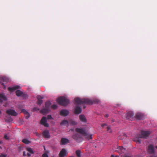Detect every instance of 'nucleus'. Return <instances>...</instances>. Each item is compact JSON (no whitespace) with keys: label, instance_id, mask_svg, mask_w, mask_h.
<instances>
[{"label":"nucleus","instance_id":"1","mask_svg":"<svg viewBox=\"0 0 157 157\" xmlns=\"http://www.w3.org/2000/svg\"><path fill=\"white\" fill-rule=\"evenodd\" d=\"M82 101L81 99H75L74 104L75 105L74 113L75 114L78 115L80 114L82 111L81 105L86 104V105H92L94 103L98 104L100 101L97 99H95L93 101L89 99H83Z\"/></svg>","mask_w":157,"mask_h":157},{"label":"nucleus","instance_id":"2","mask_svg":"<svg viewBox=\"0 0 157 157\" xmlns=\"http://www.w3.org/2000/svg\"><path fill=\"white\" fill-rule=\"evenodd\" d=\"M56 101L61 106H67L70 103L69 99H56Z\"/></svg>","mask_w":157,"mask_h":157},{"label":"nucleus","instance_id":"3","mask_svg":"<svg viewBox=\"0 0 157 157\" xmlns=\"http://www.w3.org/2000/svg\"><path fill=\"white\" fill-rule=\"evenodd\" d=\"M150 134V132L149 131H145L142 130L141 131V133L139 134H137L136 135V138H145L146 139Z\"/></svg>","mask_w":157,"mask_h":157},{"label":"nucleus","instance_id":"4","mask_svg":"<svg viewBox=\"0 0 157 157\" xmlns=\"http://www.w3.org/2000/svg\"><path fill=\"white\" fill-rule=\"evenodd\" d=\"M72 138L78 143L81 142L84 140L82 136L78 133H74L72 136Z\"/></svg>","mask_w":157,"mask_h":157},{"label":"nucleus","instance_id":"5","mask_svg":"<svg viewBox=\"0 0 157 157\" xmlns=\"http://www.w3.org/2000/svg\"><path fill=\"white\" fill-rule=\"evenodd\" d=\"M76 132L83 135L84 136H86L87 135V132L84 128H77L75 129Z\"/></svg>","mask_w":157,"mask_h":157},{"label":"nucleus","instance_id":"6","mask_svg":"<svg viewBox=\"0 0 157 157\" xmlns=\"http://www.w3.org/2000/svg\"><path fill=\"white\" fill-rule=\"evenodd\" d=\"M135 117L137 120H143L145 118L144 114L140 112L137 113L135 115Z\"/></svg>","mask_w":157,"mask_h":157},{"label":"nucleus","instance_id":"7","mask_svg":"<svg viewBox=\"0 0 157 157\" xmlns=\"http://www.w3.org/2000/svg\"><path fill=\"white\" fill-rule=\"evenodd\" d=\"M16 95L18 97L21 96L23 98H26L27 97V95L25 92H23L22 91L17 90L16 91Z\"/></svg>","mask_w":157,"mask_h":157},{"label":"nucleus","instance_id":"8","mask_svg":"<svg viewBox=\"0 0 157 157\" xmlns=\"http://www.w3.org/2000/svg\"><path fill=\"white\" fill-rule=\"evenodd\" d=\"M147 151L150 154L154 155L155 153L154 147L152 145H150L148 146Z\"/></svg>","mask_w":157,"mask_h":157},{"label":"nucleus","instance_id":"9","mask_svg":"<svg viewBox=\"0 0 157 157\" xmlns=\"http://www.w3.org/2000/svg\"><path fill=\"white\" fill-rule=\"evenodd\" d=\"M6 113L9 115H11L14 116H16L18 114L14 110L12 109H9L7 110L6 111Z\"/></svg>","mask_w":157,"mask_h":157},{"label":"nucleus","instance_id":"10","mask_svg":"<svg viewBox=\"0 0 157 157\" xmlns=\"http://www.w3.org/2000/svg\"><path fill=\"white\" fill-rule=\"evenodd\" d=\"M69 113V111L67 109H62L59 112V114L62 116H67Z\"/></svg>","mask_w":157,"mask_h":157},{"label":"nucleus","instance_id":"11","mask_svg":"<svg viewBox=\"0 0 157 157\" xmlns=\"http://www.w3.org/2000/svg\"><path fill=\"white\" fill-rule=\"evenodd\" d=\"M67 152L65 148L62 149L59 154V157H64L67 155Z\"/></svg>","mask_w":157,"mask_h":157},{"label":"nucleus","instance_id":"12","mask_svg":"<svg viewBox=\"0 0 157 157\" xmlns=\"http://www.w3.org/2000/svg\"><path fill=\"white\" fill-rule=\"evenodd\" d=\"M134 115V113L132 111H128L127 112L126 116V119L127 120H129L131 118L133 117Z\"/></svg>","mask_w":157,"mask_h":157},{"label":"nucleus","instance_id":"13","mask_svg":"<svg viewBox=\"0 0 157 157\" xmlns=\"http://www.w3.org/2000/svg\"><path fill=\"white\" fill-rule=\"evenodd\" d=\"M50 111V109L45 108L41 109L40 111V112L43 115H45L49 113Z\"/></svg>","mask_w":157,"mask_h":157},{"label":"nucleus","instance_id":"14","mask_svg":"<svg viewBox=\"0 0 157 157\" xmlns=\"http://www.w3.org/2000/svg\"><path fill=\"white\" fill-rule=\"evenodd\" d=\"M21 87L18 85H16L12 87H9L8 90L10 92H13L16 90L20 89Z\"/></svg>","mask_w":157,"mask_h":157},{"label":"nucleus","instance_id":"15","mask_svg":"<svg viewBox=\"0 0 157 157\" xmlns=\"http://www.w3.org/2000/svg\"><path fill=\"white\" fill-rule=\"evenodd\" d=\"M69 143V140L66 138H63L61 139L60 140V144L65 145Z\"/></svg>","mask_w":157,"mask_h":157},{"label":"nucleus","instance_id":"16","mask_svg":"<svg viewBox=\"0 0 157 157\" xmlns=\"http://www.w3.org/2000/svg\"><path fill=\"white\" fill-rule=\"evenodd\" d=\"M42 135L45 138H49L50 137L49 132L48 130H44L42 133Z\"/></svg>","mask_w":157,"mask_h":157},{"label":"nucleus","instance_id":"17","mask_svg":"<svg viewBox=\"0 0 157 157\" xmlns=\"http://www.w3.org/2000/svg\"><path fill=\"white\" fill-rule=\"evenodd\" d=\"M79 118L81 121L82 122L86 123L87 122L86 117L83 114H81L79 116Z\"/></svg>","mask_w":157,"mask_h":157},{"label":"nucleus","instance_id":"18","mask_svg":"<svg viewBox=\"0 0 157 157\" xmlns=\"http://www.w3.org/2000/svg\"><path fill=\"white\" fill-rule=\"evenodd\" d=\"M85 136V139L88 140H89L90 139L92 140L93 138V135H89L87 133V136Z\"/></svg>","mask_w":157,"mask_h":157},{"label":"nucleus","instance_id":"19","mask_svg":"<svg viewBox=\"0 0 157 157\" xmlns=\"http://www.w3.org/2000/svg\"><path fill=\"white\" fill-rule=\"evenodd\" d=\"M6 118H5V121L6 122L10 123L13 121V119L10 116H6Z\"/></svg>","mask_w":157,"mask_h":157},{"label":"nucleus","instance_id":"20","mask_svg":"<svg viewBox=\"0 0 157 157\" xmlns=\"http://www.w3.org/2000/svg\"><path fill=\"white\" fill-rule=\"evenodd\" d=\"M47 122V118L45 117H43L41 120H40V124H43Z\"/></svg>","mask_w":157,"mask_h":157},{"label":"nucleus","instance_id":"21","mask_svg":"<svg viewBox=\"0 0 157 157\" xmlns=\"http://www.w3.org/2000/svg\"><path fill=\"white\" fill-rule=\"evenodd\" d=\"M0 79L1 80L3 81L4 82H7L9 81V79L6 77H2L0 78Z\"/></svg>","mask_w":157,"mask_h":157},{"label":"nucleus","instance_id":"22","mask_svg":"<svg viewBox=\"0 0 157 157\" xmlns=\"http://www.w3.org/2000/svg\"><path fill=\"white\" fill-rule=\"evenodd\" d=\"M66 124H67L68 125V122L67 120H64L62 122H61L60 123V125H66Z\"/></svg>","mask_w":157,"mask_h":157},{"label":"nucleus","instance_id":"23","mask_svg":"<svg viewBox=\"0 0 157 157\" xmlns=\"http://www.w3.org/2000/svg\"><path fill=\"white\" fill-rule=\"evenodd\" d=\"M51 103L50 101H47L45 103V106L46 108L50 109V106L51 105Z\"/></svg>","mask_w":157,"mask_h":157},{"label":"nucleus","instance_id":"24","mask_svg":"<svg viewBox=\"0 0 157 157\" xmlns=\"http://www.w3.org/2000/svg\"><path fill=\"white\" fill-rule=\"evenodd\" d=\"M81 151L79 150H78L76 151V154L77 157H81Z\"/></svg>","mask_w":157,"mask_h":157},{"label":"nucleus","instance_id":"25","mask_svg":"<svg viewBox=\"0 0 157 157\" xmlns=\"http://www.w3.org/2000/svg\"><path fill=\"white\" fill-rule=\"evenodd\" d=\"M22 142L25 144H28L30 143V141L27 139H23Z\"/></svg>","mask_w":157,"mask_h":157},{"label":"nucleus","instance_id":"26","mask_svg":"<svg viewBox=\"0 0 157 157\" xmlns=\"http://www.w3.org/2000/svg\"><path fill=\"white\" fill-rule=\"evenodd\" d=\"M26 150L27 151L29 152L30 153L32 154H33L34 153V151L33 150V149L30 147H27L26 148Z\"/></svg>","mask_w":157,"mask_h":157},{"label":"nucleus","instance_id":"27","mask_svg":"<svg viewBox=\"0 0 157 157\" xmlns=\"http://www.w3.org/2000/svg\"><path fill=\"white\" fill-rule=\"evenodd\" d=\"M69 123L70 125H75L77 124V123L74 120H71L69 121Z\"/></svg>","mask_w":157,"mask_h":157},{"label":"nucleus","instance_id":"28","mask_svg":"<svg viewBox=\"0 0 157 157\" xmlns=\"http://www.w3.org/2000/svg\"><path fill=\"white\" fill-rule=\"evenodd\" d=\"M117 148L121 150L123 153H124L125 150V148L121 146H119L117 147Z\"/></svg>","mask_w":157,"mask_h":157},{"label":"nucleus","instance_id":"29","mask_svg":"<svg viewBox=\"0 0 157 157\" xmlns=\"http://www.w3.org/2000/svg\"><path fill=\"white\" fill-rule=\"evenodd\" d=\"M38 99V100L37 102V103L39 105H41V104L43 103V100H41L42 99Z\"/></svg>","mask_w":157,"mask_h":157},{"label":"nucleus","instance_id":"30","mask_svg":"<svg viewBox=\"0 0 157 157\" xmlns=\"http://www.w3.org/2000/svg\"><path fill=\"white\" fill-rule=\"evenodd\" d=\"M51 108L53 109H56L58 108V105H57L54 104L51 106Z\"/></svg>","mask_w":157,"mask_h":157},{"label":"nucleus","instance_id":"31","mask_svg":"<svg viewBox=\"0 0 157 157\" xmlns=\"http://www.w3.org/2000/svg\"><path fill=\"white\" fill-rule=\"evenodd\" d=\"M48 151H46L45 153H44L42 155V157H48V156L47 154V153H48Z\"/></svg>","mask_w":157,"mask_h":157},{"label":"nucleus","instance_id":"32","mask_svg":"<svg viewBox=\"0 0 157 157\" xmlns=\"http://www.w3.org/2000/svg\"><path fill=\"white\" fill-rule=\"evenodd\" d=\"M21 112L24 113L25 115L29 113L28 112L24 109H23L21 110Z\"/></svg>","mask_w":157,"mask_h":157},{"label":"nucleus","instance_id":"33","mask_svg":"<svg viewBox=\"0 0 157 157\" xmlns=\"http://www.w3.org/2000/svg\"><path fill=\"white\" fill-rule=\"evenodd\" d=\"M4 138L6 140H9V137L6 134H5L4 135Z\"/></svg>","mask_w":157,"mask_h":157},{"label":"nucleus","instance_id":"34","mask_svg":"<svg viewBox=\"0 0 157 157\" xmlns=\"http://www.w3.org/2000/svg\"><path fill=\"white\" fill-rule=\"evenodd\" d=\"M40 110L39 108H37L36 107H34L32 109V111L33 112H35L36 111H38Z\"/></svg>","mask_w":157,"mask_h":157},{"label":"nucleus","instance_id":"35","mask_svg":"<svg viewBox=\"0 0 157 157\" xmlns=\"http://www.w3.org/2000/svg\"><path fill=\"white\" fill-rule=\"evenodd\" d=\"M0 98H6L3 93H0Z\"/></svg>","mask_w":157,"mask_h":157},{"label":"nucleus","instance_id":"36","mask_svg":"<svg viewBox=\"0 0 157 157\" xmlns=\"http://www.w3.org/2000/svg\"><path fill=\"white\" fill-rule=\"evenodd\" d=\"M42 125H44L45 127H48L49 126V124L48 123H47V122L44 123Z\"/></svg>","mask_w":157,"mask_h":157},{"label":"nucleus","instance_id":"37","mask_svg":"<svg viewBox=\"0 0 157 157\" xmlns=\"http://www.w3.org/2000/svg\"><path fill=\"white\" fill-rule=\"evenodd\" d=\"M25 115V118L27 119H28L30 116V115L29 113Z\"/></svg>","mask_w":157,"mask_h":157},{"label":"nucleus","instance_id":"38","mask_svg":"<svg viewBox=\"0 0 157 157\" xmlns=\"http://www.w3.org/2000/svg\"><path fill=\"white\" fill-rule=\"evenodd\" d=\"M19 122L21 124H23V123L24 122V121L23 120V119H20L19 120Z\"/></svg>","mask_w":157,"mask_h":157},{"label":"nucleus","instance_id":"39","mask_svg":"<svg viewBox=\"0 0 157 157\" xmlns=\"http://www.w3.org/2000/svg\"><path fill=\"white\" fill-rule=\"evenodd\" d=\"M47 119H52L53 118L52 117L51 115H49L47 116Z\"/></svg>","mask_w":157,"mask_h":157},{"label":"nucleus","instance_id":"40","mask_svg":"<svg viewBox=\"0 0 157 157\" xmlns=\"http://www.w3.org/2000/svg\"><path fill=\"white\" fill-rule=\"evenodd\" d=\"M67 96L66 95H64L63 96H60V97L58 98H67Z\"/></svg>","mask_w":157,"mask_h":157},{"label":"nucleus","instance_id":"41","mask_svg":"<svg viewBox=\"0 0 157 157\" xmlns=\"http://www.w3.org/2000/svg\"><path fill=\"white\" fill-rule=\"evenodd\" d=\"M8 99H0V103H2L3 100L7 101Z\"/></svg>","mask_w":157,"mask_h":157},{"label":"nucleus","instance_id":"42","mask_svg":"<svg viewBox=\"0 0 157 157\" xmlns=\"http://www.w3.org/2000/svg\"><path fill=\"white\" fill-rule=\"evenodd\" d=\"M6 155L3 154H2L0 155V157H6Z\"/></svg>","mask_w":157,"mask_h":157},{"label":"nucleus","instance_id":"43","mask_svg":"<svg viewBox=\"0 0 157 157\" xmlns=\"http://www.w3.org/2000/svg\"><path fill=\"white\" fill-rule=\"evenodd\" d=\"M23 148V147L21 146H19L18 147V151L19 152H20L21 149H22V148Z\"/></svg>","mask_w":157,"mask_h":157},{"label":"nucleus","instance_id":"44","mask_svg":"<svg viewBox=\"0 0 157 157\" xmlns=\"http://www.w3.org/2000/svg\"><path fill=\"white\" fill-rule=\"evenodd\" d=\"M136 142H138L139 144L141 143V140H136Z\"/></svg>","mask_w":157,"mask_h":157},{"label":"nucleus","instance_id":"45","mask_svg":"<svg viewBox=\"0 0 157 157\" xmlns=\"http://www.w3.org/2000/svg\"><path fill=\"white\" fill-rule=\"evenodd\" d=\"M44 97L42 96H41L40 95H37L36 97V98H43Z\"/></svg>","mask_w":157,"mask_h":157},{"label":"nucleus","instance_id":"46","mask_svg":"<svg viewBox=\"0 0 157 157\" xmlns=\"http://www.w3.org/2000/svg\"><path fill=\"white\" fill-rule=\"evenodd\" d=\"M111 157H119V156L117 155L115 156L114 155H112L111 156Z\"/></svg>","mask_w":157,"mask_h":157},{"label":"nucleus","instance_id":"47","mask_svg":"<svg viewBox=\"0 0 157 157\" xmlns=\"http://www.w3.org/2000/svg\"><path fill=\"white\" fill-rule=\"evenodd\" d=\"M149 157H157V155H151Z\"/></svg>","mask_w":157,"mask_h":157},{"label":"nucleus","instance_id":"48","mask_svg":"<svg viewBox=\"0 0 157 157\" xmlns=\"http://www.w3.org/2000/svg\"><path fill=\"white\" fill-rule=\"evenodd\" d=\"M23 156H26V154H25V151H24L23 152Z\"/></svg>","mask_w":157,"mask_h":157},{"label":"nucleus","instance_id":"49","mask_svg":"<svg viewBox=\"0 0 157 157\" xmlns=\"http://www.w3.org/2000/svg\"><path fill=\"white\" fill-rule=\"evenodd\" d=\"M123 157H132V156L127 155H124Z\"/></svg>","mask_w":157,"mask_h":157},{"label":"nucleus","instance_id":"50","mask_svg":"<svg viewBox=\"0 0 157 157\" xmlns=\"http://www.w3.org/2000/svg\"><path fill=\"white\" fill-rule=\"evenodd\" d=\"M104 126H107V124H102L101 125V126L102 127H104Z\"/></svg>","mask_w":157,"mask_h":157},{"label":"nucleus","instance_id":"51","mask_svg":"<svg viewBox=\"0 0 157 157\" xmlns=\"http://www.w3.org/2000/svg\"><path fill=\"white\" fill-rule=\"evenodd\" d=\"M27 154L28 156L29 157H30L31 156V154H30V153H27Z\"/></svg>","mask_w":157,"mask_h":157},{"label":"nucleus","instance_id":"52","mask_svg":"<svg viewBox=\"0 0 157 157\" xmlns=\"http://www.w3.org/2000/svg\"><path fill=\"white\" fill-rule=\"evenodd\" d=\"M110 127H109V126H108L107 127V130H109V129H110Z\"/></svg>","mask_w":157,"mask_h":157},{"label":"nucleus","instance_id":"53","mask_svg":"<svg viewBox=\"0 0 157 157\" xmlns=\"http://www.w3.org/2000/svg\"><path fill=\"white\" fill-rule=\"evenodd\" d=\"M85 104L84 105H83V108L84 109H85L86 108V106L85 105Z\"/></svg>","mask_w":157,"mask_h":157},{"label":"nucleus","instance_id":"54","mask_svg":"<svg viewBox=\"0 0 157 157\" xmlns=\"http://www.w3.org/2000/svg\"><path fill=\"white\" fill-rule=\"evenodd\" d=\"M105 117H109L108 114H106Z\"/></svg>","mask_w":157,"mask_h":157},{"label":"nucleus","instance_id":"55","mask_svg":"<svg viewBox=\"0 0 157 157\" xmlns=\"http://www.w3.org/2000/svg\"><path fill=\"white\" fill-rule=\"evenodd\" d=\"M123 136H126V135L125 134V133H124V134H123Z\"/></svg>","mask_w":157,"mask_h":157},{"label":"nucleus","instance_id":"56","mask_svg":"<svg viewBox=\"0 0 157 157\" xmlns=\"http://www.w3.org/2000/svg\"><path fill=\"white\" fill-rule=\"evenodd\" d=\"M2 85L3 86H5V85H4V83H2Z\"/></svg>","mask_w":157,"mask_h":157},{"label":"nucleus","instance_id":"57","mask_svg":"<svg viewBox=\"0 0 157 157\" xmlns=\"http://www.w3.org/2000/svg\"><path fill=\"white\" fill-rule=\"evenodd\" d=\"M44 149L45 150H46V149H45V146H44Z\"/></svg>","mask_w":157,"mask_h":157},{"label":"nucleus","instance_id":"58","mask_svg":"<svg viewBox=\"0 0 157 157\" xmlns=\"http://www.w3.org/2000/svg\"><path fill=\"white\" fill-rule=\"evenodd\" d=\"M2 113V112L0 110V115Z\"/></svg>","mask_w":157,"mask_h":157},{"label":"nucleus","instance_id":"59","mask_svg":"<svg viewBox=\"0 0 157 157\" xmlns=\"http://www.w3.org/2000/svg\"><path fill=\"white\" fill-rule=\"evenodd\" d=\"M2 141H0V144H2Z\"/></svg>","mask_w":157,"mask_h":157},{"label":"nucleus","instance_id":"60","mask_svg":"<svg viewBox=\"0 0 157 157\" xmlns=\"http://www.w3.org/2000/svg\"><path fill=\"white\" fill-rule=\"evenodd\" d=\"M0 148L1 149H2V147H1V146H0Z\"/></svg>","mask_w":157,"mask_h":157},{"label":"nucleus","instance_id":"61","mask_svg":"<svg viewBox=\"0 0 157 157\" xmlns=\"http://www.w3.org/2000/svg\"><path fill=\"white\" fill-rule=\"evenodd\" d=\"M155 148H157V146H156L155 147Z\"/></svg>","mask_w":157,"mask_h":157},{"label":"nucleus","instance_id":"62","mask_svg":"<svg viewBox=\"0 0 157 157\" xmlns=\"http://www.w3.org/2000/svg\"><path fill=\"white\" fill-rule=\"evenodd\" d=\"M52 157H55L54 156H52Z\"/></svg>","mask_w":157,"mask_h":157}]
</instances>
